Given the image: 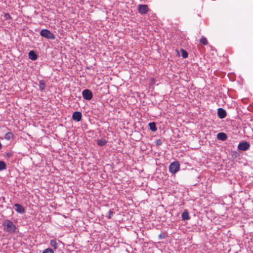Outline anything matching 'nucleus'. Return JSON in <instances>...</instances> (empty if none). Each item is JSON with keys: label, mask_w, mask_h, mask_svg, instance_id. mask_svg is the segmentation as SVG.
<instances>
[{"label": "nucleus", "mask_w": 253, "mask_h": 253, "mask_svg": "<svg viewBox=\"0 0 253 253\" xmlns=\"http://www.w3.org/2000/svg\"><path fill=\"white\" fill-rule=\"evenodd\" d=\"M200 42L203 44V45H207L208 44V41L207 39L204 37H202L200 40Z\"/></svg>", "instance_id": "nucleus-20"}, {"label": "nucleus", "mask_w": 253, "mask_h": 253, "mask_svg": "<svg viewBox=\"0 0 253 253\" xmlns=\"http://www.w3.org/2000/svg\"><path fill=\"white\" fill-rule=\"evenodd\" d=\"M180 165L178 162L175 161L171 163L169 166V170L172 173L174 174L179 169Z\"/></svg>", "instance_id": "nucleus-3"}, {"label": "nucleus", "mask_w": 253, "mask_h": 253, "mask_svg": "<svg viewBox=\"0 0 253 253\" xmlns=\"http://www.w3.org/2000/svg\"><path fill=\"white\" fill-rule=\"evenodd\" d=\"M39 89L41 91H43L45 89V84L44 81L43 80H40L39 81Z\"/></svg>", "instance_id": "nucleus-16"}, {"label": "nucleus", "mask_w": 253, "mask_h": 253, "mask_svg": "<svg viewBox=\"0 0 253 253\" xmlns=\"http://www.w3.org/2000/svg\"><path fill=\"white\" fill-rule=\"evenodd\" d=\"M150 129L152 131H156L157 130V128L156 126V124L155 122H151L148 124Z\"/></svg>", "instance_id": "nucleus-15"}, {"label": "nucleus", "mask_w": 253, "mask_h": 253, "mask_svg": "<svg viewBox=\"0 0 253 253\" xmlns=\"http://www.w3.org/2000/svg\"><path fill=\"white\" fill-rule=\"evenodd\" d=\"M182 219L183 220H187L190 219V216L189 215V213L187 210H185L181 214Z\"/></svg>", "instance_id": "nucleus-11"}, {"label": "nucleus", "mask_w": 253, "mask_h": 253, "mask_svg": "<svg viewBox=\"0 0 253 253\" xmlns=\"http://www.w3.org/2000/svg\"><path fill=\"white\" fill-rule=\"evenodd\" d=\"M4 17L6 19L10 18V16L9 14H5Z\"/></svg>", "instance_id": "nucleus-25"}, {"label": "nucleus", "mask_w": 253, "mask_h": 253, "mask_svg": "<svg viewBox=\"0 0 253 253\" xmlns=\"http://www.w3.org/2000/svg\"><path fill=\"white\" fill-rule=\"evenodd\" d=\"M13 134L11 132H7L6 133H5V136H4L5 139H6V140H8L11 139L12 138H13Z\"/></svg>", "instance_id": "nucleus-17"}, {"label": "nucleus", "mask_w": 253, "mask_h": 253, "mask_svg": "<svg viewBox=\"0 0 253 253\" xmlns=\"http://www.w3.org/2000/svg\"><path fill=\"white\" fill-rule=\"evenodd\" d=\"M181 55L183 58H186L188 57L187 52L183 49H181Z\"/></svg>", "instance_id": "nucleus-19"}, {"label": "nucleus", "mask_w": 253, "mask_h": 253, "mask_svg": "<svg viewBox=\"0 0 253 253\" xmlns=\"http://www.w3.org/2000/svg\"><path fill=\"white\" fill-rule=\"evenodd\" d=\"M250 147V144L249 142L243 141L239 144L238 148L241 151H245L248 150Z\"/></svg>", "instance_id": "nucleus-5"}, {"label": "nucleus", "mask_w": 253, "mask_h": 253, "mask_svg": "<svg viewBox=\"0 0 253 253\" xmlns=\"http://www.w3.org/2000/svg\"><path fill=\"white\" fill-rule=\"evenodd\" d=\"M113 214V212L112 211H109V215L108 216V218H111V216Z\"/></svg>", "instance_id": "nucleus-24"}, {"label": "nucleus", "mask_w": 253, "mask_h": 253, "mask_svg": "<svg viewBox=\"0 0 253 253\" xmlns=\"http://www.w3.org/2000/svg\"><path fill=\"white\" fill-rule=\"evenodd\" d=\"M40 35L42 37L49 40H53L55 38V35L47 29H43L41 30L40 32Z\"/></svg>", "instance_id": "nucleus-2"}, {"label": "nucleus", "mask_w": 253, "mask_h": 253, "mask_svg": "<svg viewBox=\"0 0 253 253\" xmlns=\"http://www.w3.org/2000/svg\"><path fill=\"white\" fill-rule=\"evenodd\" d=\"M14 207H15V211L19 213H23L25 212V209L21 205L19 204H15L14 205Z\"/></svg>", "instance_id": "nucleus-9"}, {"label": "nucleus", "mask_w": 253, "mask_h": 253, "mask_svg": "<svg viewBox=\"0 0 253 253\" xmlns=\"http://www.w3.org/2000/svg\"><path fill=\"white\" fill-rule=\"evenodd\" d=\"M83 98L87 100H90L93 97L92 92L88 89H84L82 92Z\"/></svg>", "instance_id": "nucleus-4"}, {"label": "nucleus", "mask_w": 253, "mask_h": 253, "mask_svg": "<svg viewBox=\"0 0 253 253\" xmlns=\"http://www.w3.org/2000/svg\"><path fill=\"white\" fill-rule=\"evenodd\" d=\"M50 245L55 250L58 248V244L56 240L52 239L50 241Z\"/></svg>", "instance_id": "nucleus-14"}, {"label": "nucleus", "mask_w": 253, "mask_h": 253, "mask_svg": "<svg viewBox=\"0 0 253 253\" xmlns=\"http://www.w3.org/2000/svg\"><path fill=\"white\" fill-rule=\"evenodd\" d=\"M29 58L32 60H36L38 58V55L34 50H31L28 54Z\"/></svg>", "instance_id": "nucleus-10"}, {"label": "nucleus", "mask_w": 253, "mask_h": 253, "mask_svg": "<svg viewBox=\"0 0 253 253\" xmlns=\"http://www.w3.org/2000/svg\"><path fill=\"white\" fill-rule=\"evenodd\" d=\"M148 7L146 4H139L138 5V11L142 15L146 14L148 11Z\"/></svg>", "instance_id": "nucleus-6"}, {"label": "nucleus", "mask_w": 253, "mask_h": 253, "mask_svg": "<svg viewBox=\"0 0 253 253\" xmlns=\"http://www.w3.org/2000/svg\"><path fill=\"white\" fill-rule=\"evenodd\" d=\"M217 138L219 140L224 141L227 139V135L225 133L219 132L217 135Z\"/></svg>", "instance_id": "nucleus-12"}, {"label": "nucleus", "mask_w": 253, "mask_h": 253, "mask_svg": "<svg viewBox=\"0 0 253 253\" xmlns=\"http://www.w3.org/2000/svg\"><path fill=\"white\" fill-rule=\"evenodd\" d=\"M42 253H54V252L51 249L47 248L44 250Z\"/></svg>", "instance_id": "nucleus-21"}, {"label": "nucleus", "mask_w": 253, "mask_h": 253, "mask_svg": "<svg viewBox=\"0 0 253 253\" xmlns=\"http://www.w3.org/2000/svg\"><path fill=\"white\" fill-rule=\"evenodd\" d=\"M159 237H160V238H162V235H161V234H160V235H159Z\"/></svg>", "instance_id": "nucleus-26"}, {"label": "nucleus", "mask_w": 253, "mask_h": 253, "mask_svg": "<svg viewBox=\"0 0 253 253\" xmlns=\"http://www.w3.org/2000/svg\"><path fill=\"white\" fill-rule=\"evenodd\" d=\"M3 230L9 233H14L16 232L17 227L10 220L6 219L2 223Z\"/></svg>", "instance_id": "nucleus-1"}, {"label": "nucleus", "mask_w": 253, "mask_h": 253, "mask_svg": "<svg viewBox=\"0 0 253 253\" xmlns=\"http://www.w3.org/2000/svg\"><path fill=\"white\" fill-rule=\"evenodd\" d=\"M217 115L220 119H223L226 116V112L223 109L220 108L218 109Z\"/></svg>", "instance_id": "nucleus-8"}, {"label": "nucleus", "mask_w": 253, "mask_h": 253, "mask_svg": "<svg viewBox=\"0 0 253 253\" xmlns=\"http://www.w3.org/2000/svg\"><path fill=\"white\" fill-rule=\"evenodd\" d=\"M6 157L7 158H10L13 156V153L12 152H8L6 154Z\"/></svg>", "instance_id": "nucleus-23"}, {"label": "nucleus", "mask_w": 253, "mask_h": 253, "mask_svg": "<svg viewBox=\"0 0 253 253\" xmlns=\"http://www.w3.org/2000/svg\"><path fill=\"white\" fill-rule=\"evenodd\" d=\"M155 144L157 146H160L162 144V142L161 139H158L155 141Z\"/></svg>", "instance_id": "nucleus-22"}, {"label": "nucleus", "mask_w": 253, "mask_h": 253, "mask_svg": "<svg viewBox=\"0 0 253 253\" xmlns=\"http://www.w3.org/2000/svg\"><path fill=\"white\" fill-rule=\"evenodd\" d=\"M82 117V113L79 111H76L73 113L72 115V119L77 121L79 122L81 120Z\"/></svg>", "instance_id": "nucleus-7"}, {"label": "nucleus", "mask_w": 253, "mask_h": 253, "mask_svg": "<svg viewBox=\"0 0 253 253\" xmlns=\"http://www.w3.org/2000/svg\"><path fill=\"white\" fill-rule=\"evenodd\" d=\"M6 168L5 163L3 161H0V170H3Z\"/></svg>", "instance_id": "nucleus-18"}, {"label": "nucleus", "mask_w": 253, "mask_h": 253, "mask_svg": "<svg viewBox=\"0 0 253 253\" xmlns=\"http://www.w3.org/2000/svg\"><path fill=\"white\" fill-rule=\"evenodd\" d=\"M107 143V141L104 139H100L97 140V144L100 147L104 146Z\"/></svg>", "instance_id": "nucleus-13"}]
</instances>
